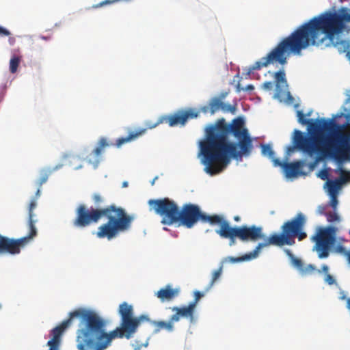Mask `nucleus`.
I'll use <instances>...</instances> for the list:
<instances>
[{
  "label": "nucleus",
  "mask_w": 350,
  "mask_h": 350,
  "mask_svg": "<svg viewBox=\"0 0 350 350\" xmlns=\"http://www.w3.org/2000/svg\"><path fill=\"white\" fill-rule=\"evenodd\" d=\"M118 313L121 317L120 326L107 332V321L96 311L79 308L69 313V318L63 321L51 330L52 339L47 345L49 350H58L61 337L75 319L79 320L76 331V346L78 350H105L113 339L131 338L142 322L148 321L146 315L133 316V308L127 302L119 306Z\"/></svg>",
  "instance_id": "1"
},
{
  "label": "nucleus",
  "mask_w": 350,
  "mask_h": 350,
  "mask_svg": "<svg viewBox=\"0 0 350 350\" xmlns=\"http://www.w3.org/2000/svg\"><path fill=\"white\" fill-rule=\"evenodd\" d=\"M244 120L239 117L230 124L224 118L207 126L205 138L200 142V152L204 170L211 176L223 172L231 159L241 160L250 155L252 139L244 127Z\"/></svg>",
  "instance_id": "2"
},
{
  "label": "nucleus",
  "mask_w": 350,
  "mask_h": 350,
  "mask_svg": "<svg viewBox=\"0 0 350 350\" xmlns=\"http://www.w3.org/2000/svg\"><path fill=\"white\" fill-rule=\"evenodd\" d=\"M298 121L304 125H308L310 132L314 133L325 159H334L338 164L350 161V133L345 131L349 127L348 122L340 124L334 118H305L301 111L297 112Z\"/></svg>",
  "instance_id": "3"
},
{
  "label": "nucleus",
  "mask_w": 350,
  "mask_h": 350,
  "mask_svg": "<svg viewBox=\"0 0 350 350\" xmlns=\"http://www.w3.org/2000/svg\"><path fill=\"white\" fill-rule=\"evenodd\" d=\"M75 213L72 224L78 228H87L98 223L102 218H106L107 221L98 228L96 234L99 239L106 238L108 240L117 237L120 232L129 230L134 220L133 215L127 214L124 208L115 204L103 208H88L81 204L77 207Z\"/></svg>",
  "instance_id": "4"
},
{
  "label": "nucleus",
  "mask_w": 350,
  "mask_h": 350,
  "mask_svg": "<svg viewBox=\"0 0 350 350\" xmlns=\"http://www.w3.org/2000/svg\"><path fill=\"white\" fill-rule=\"evenodd\" d=\"M199 221L202 223H208L212 226L219 225L220 228L215 232L221 237L228 239L230 245L236 243L237 238L243 242H255L263 237L262 227L255 225L232 227L229 222L221 216L208 215L202 212L199 206L196 204H185L179 210L177 218V223L179 224V226L191 228Z\"/></svg>",
  "instance_id": "5"
},
{
  "label": "nucleus",
  "mask_w": 350,
  "mask_h": 350,
  "mask_svg": "<svg viewBox=\"0 0 350 350\" xmlns=\"http://www.w3.org/2000/svg\"><path fill=\"white\" fill-rule=\"evenodd\" d=\"M324 46L315 17L299 27L288 37L260 60L256 62L248 69V74L266 67L271 63L278 62L284 65L290 54L300 55L303 49L309 46Z\"/></svg>",
  "instance_id": "6"
},
{
  "label": "nucleus",
  "mask_w": 350,
  "mask_h": 350,
  "mask_svg": "<svg viewBox=\"0 0 350 350\" xmlns=\"http://www.w3.org/2000/svg\"><path fill=\"white\" fill-rule=\"evenodd\" d=\"M306 224V218L301 213H297L295 217L286 221L281 227L280 234L274 233L268 238L265 239L262 234L264 241L259 243L256 248L251 252L245 254L240 257L229 256L226 258V261L231 263L249 261L258 257L261 249L269 245L283 246L285 245H292L295 244V239L297 237L299 241H302L307 237V234L304 231Z\"/></svg>",
  "instance_id": "7"
},
{
  "label": "nucleus",
  "mask_w": 350,
  "mask_h": 350,
  "mask_svg": "<svg viewBox=\"0 0 350 350\" xmlns=\"http://www.w3.org/2000/svg\"><path fill=\"white\" fill-rule=\"evenodd\" d=\"M324 46L331 45L335 36L341 33L350 22V9L342 7L338 12L327 11L315 16Z\"/></svg>",
  "instance_id": "8"
},
{
  "label": "nucleus",
  "mask_w": 350,
  "mask_h": 350,
  "mask_svg": "<svg viewBox=\"0 0 350 350\" xmlns=\"http://www.w3.org/2000/svg\"><path fill=\"white\" fill-rule=\"evenodd\" d=\"M310 136L305 135L301 131L295 130L294 131L293 146H289L286 148L287 154H290L295 149H298L310 157L316 155L311 167L313 168L318 163L325 160L321 147L318 143V139L314 133L310 132Z\"/></svg>",
  "instance_id": "9"
},
{
  "label": "nucleus",
  "mask_w": 350,
  "mask_h": 350,
  "mask_svg": "<svg viewBox=\"0 0 350 350\" xmlns=\"http://www.w3.org/2000/svg\"><path fill=\"white\" fill-rule=\"evenodd\" d=\"M148 204L152 207L157 215L162 217L163 224L170 226L177 223L179 208L173 200L167 198L150 200Z\"/></svg>",
  "instance_id": "10"
},
{
  "label": "nucleus",
  "mask_w": 350,
  "mask_h": 350,
  "mask_svg": "<svg viewBox=\"0 0 350 350\" xmlns=\"http://www.w3.org/2000/svg\"><path fill=\"white\" fill-rule=\"evenodd\" d=\"M312 240L315 243L314 250L318 253V257L319 258L328 257L330 248L335 241L331 228H319L316 234L312 237Z\"/></svg>",
  "instance_id": "11"
},
{
  "label": "nucleus",
  "mask_w": 350,
  "mask_h": 350,
  "mask_svg": "<svg viewBox=\"0 0 350 350\" xmlns=\"http://www.w3.org/2000/svg\"><path fill=\"white\" fill-rule=\"evenodd\" d=\"M32 238L29 237V234L27 237L18 239H12L0 235V253L18 254L21 247H23Z\"/></svg>",
  "instance_id": "12"
},
{
  "label": "nucleus",
  "mask_w": 350,
  "mask_h": 350,
  "mask_svg": "<svg viewBox=\"0 0 350 350\" xmlns=\"http://www.w3.org/2000/svg\"><path fill=\"white\" fill-rule=\"evenodd\" d=\"M165 120H166V116H161L156 122H153L152 121H146L145 122L146 128L140 129L135 131H130L128 136L124 137L118 138L115 144V146L118 148H120L123 144L126 143L131 142L133 140L137 139L139 136L144 134L148 129H152L157 127L160 124L163 123Z\"/></svg>",
  "instance_id": "13"
},
{
  "label": "nucleus",
  "mask_w": 350,
  "mask_h": 350,
  "mask_svg": "<svg viewBox=\"0 0 350 350\" xmlns=\"http://www.w3.org/2000/svg\"><path fill=\"white\" fill-rule=\"evenodd\" d=\"M221 110L224 112H231L234 113L236 108L230 105L225 104L221 98L214 97L208 103L207 106H204L201 108V111L204 113L209 111L211 114H214L219 110Z\"/></svg>",
  "instance_id": "14"
},
{
  "label": "nucleus",
  "mask_w": 350,
  "mask_h": 350,
  "mask_svg": "<svg viewBox=\"0 0 350 350\" xmlns=\"http://www.w3.org/2000/svg\"><path fill=\"white\" fill-rule=\"evenodd\" d=\"M286 252L291 257L292 264L297 268L301 275L308 276L315 272L321 273V270L317 269L314 265H305L301 259L295 258L290 250H286Z\"/></svg>",
  "instance_id": "15"
},
{
  "label": "nucleus",
  "mask_w": 350,
  "mask_h": 350,
  "mask_svg": "<svg viewBox=\"0 0 350 350\" xmlns=\"http://www.w3.org/2000/svg\"><path fill=\"white\" fill-rule=\"evenodd\" d=\"M170 309L173 312H174V314L171 317L175 323L178 322L181 318L189 319L191 322L193 321L195 308L192 305L189 304L187 306H174L170 308Z\"/></svg>",
  "instance_id": "16"
},
{
  "label": "nucleus",
  "mask_w": 350,
  "mask_h": 350,
  "mask_svg": "<svg viewBox=\"0 0 350 350\" xmlns=\"http://www.w3.org/2000/svg\"><path fill=\"white\" fill-rule=\"evenodd\" d=\"M305 165L304 161L299 160L291 163H284L282 165H278L284 169L285 175L287 178H295L299 175L304 174L302 168Z\"/></svg>",
  "instance_id": "17"
},
{
  "label": "nucleus",
  "mask_w": 350,
  "mask_h": 350,
  "mask_svg": "<svg viewBox=\"0 0 350 350\" xmlns=\"http://www.w3.org/2000/svg\"><path fill=\"white\" fill-rule=\"evenodd\" d=\"M113 145V143L107 142V140L105 137H101L98 143V146L93 150L92 154L94 157V159L88 158V163L93 165L94 167H96L101 161V154L104 152L106 147Z\"/></svg>",
  "instance_id": "18"
},
{
  "label": "nucleus",
  "mask_w": 350,
  "mask_h": 350,
  "mask_svg": "<svg viewBox=\"0 0 350 350\" xmlns=\"http://www.w3.org/2000/svg\"><path fill=\"white\" fill-rule=\"evenodd\" d=\"M179 294V289L172 288V286L168 284L164 288L159 290L155 295L162 301H170L173 300Z\"/></svg>",
  "instance_id": "19"
},
{
  "label": "nucleus",
  "mask_w": 350,
  "mask_h": 350,
  "mask_svg": "<svg viewBox=\"0 0 350 350\" xmlns=\"http://www.w3.org/2000/svg\"><path fill=\"white\" fill-rule=\"evenodd\" d=\"M175 322L172 320V317L170 318L169 321H154L152 324L154 327V332L157 333L161 332L163 329L167 330L169 332H172L174 329V323Z\"/></svg>",
  "instance_id": "20"
},
{
  "label": "nucleus",
  "mask_w": 350,
  "mask_h": 350,
  "mask_svg": "<svg viewBox=\"0 0 350 350\" xmlns=\"http://www.w3.org/2000/svg\"><path fill=\"white\" fill-rule=\"evenodd\" d=\"M36 202L35 199L31 200L30 202L29 206V237H34L37 234V230L35 227V222L36 221L33 220V211L36 207Z\"/></svg>",
  "instance_id": "21"
},
{
  "label": "nucleus",
  "mask_w": 350,
  "mask_h": 350,
  "mask_svg": "<svg viewBox=\"0 0 350 350\" xmlns=\"http://www.w3.org/2000/svg\"><path fill=\"white\" fill-rule=\"evenodd\" d=\"M170 126H174L177 124L184 125L187 122V116H184L183 112L175 113L172 116L166 117V120Z\"/></svg>",
  "instance_id": "22"
},
{
  "label": "nucleus",
  "mask_w": 350,
  "mask_h": 350,
  "mask_svg": "<svg viewBox=\"0 0 350 350\" xmlns=\"http://www.w3.org/2000/svg\"><path fill=\"white\" fill-rule=\"evenodd\" d=\"M262 153L265 156H267L273 163L274 165H282V161L279 159L275 158V153L269 144H262L261 146Z\"/></svg>",
  "instance_id": "23"
},
{
  "label": "nucleus",
  "mask_w": 350,
  "mask_h": 350,
  "mask_svg": "<svg viewBox=\"0 0 350 350\" xmlns=\"http://www.w3.org/2000/svg\"><path fill=\"white\" fill-rule=\"evenodd\" d=\"M346 180H338V178L327 182V189L331 196H336L338 191L340 189L342 185L345 183Z\"/></svg>",
  "instance_id": "24"
},
{
  "label": "nucleus",
  "mask_w": 350,
  "mask_h": 350,
  "mask_svg": "<svg viewBox=\"0 0 350 350\" xmlns=\"http://www.w3.org/2000/svg\"><path fill=\"white\" fill-rule=\"evenodd\" d=\"M321 273H324V282L329 286L336 284L334 277L329 273V268L327 265H323L321 267Z\"/></svg>",
  "instance_id": "25"
},
{
  "label": "nucleus",
  "mask_w": 350,
  "mask_h": 350,
  "mask_svg": "<svg viewBox=\"0 0 350 350\" xmlns=\"http://www.w3.org/2000/svg\"><path fill=\"white\" fill-rule=\"evenodd\" d=\"M275 85L277 89L280 88V87H284L287 85V81L286 79L285 72L284 70H280L275 73Z\"/></svg>",
  "instance_id": "26"
},
{
  "label": "nucleus",
  "mask_w": 350,
  "mask_h": 350,
  "mask_svg": "<svg viewBox=\"0 0 350 350\" xmlns=\"http://www.w3.org/2000/svg\"><path fill=\"white\" fill-rule=\"evenodd\" d=\"M22 60L21 56L13 55L10 61V71L11 73H15L18 68V66Z\"/></svg>",
  "instance_id": "27"
},
{
  "label": "nucleus",
  "mask_w": 350,
  "mask_h": 350,
  "mask_svg": "<svg viewBox=\"0 0 350 350\" xmlns=\"http://www.w3.org/2000/svg\"><path fill=\"white\" fill-rule=\"evenodd\" d=\"M338 49L344 53H346V56L350 60V40H341L338 42Z\"/></svg>",
  "instance_id": "28"
},
{
  "label": "nucleus",
  "mask_w": 350,
  "mask_h": 350,
  "mask_svg": "<svg viewBox=\"0 0 350 350\" xmlns=\"http://www.w3.org/2000/svg\"><path fill=\"white\" fill-rule=\"evenodd\" d=\"M344 162H342L341 164H338L339 167L338 169L335 170V172L336 174H340V178H338V180H346L345 183L350 181V172L344 170L342 167V165Z\"/></svg>",
  "instance_id": "29"
},
{
  "label": "nucleus",
  "mask_w": 350,
  "mask_h": 350,
  "mask_svg": "<svg viewBox=\"0 0 350 350\" xmlns=\"http://www.w3.org/2000/svg\"><path fill=\"white\" fill-rule=\"evenodd\" d=\"M51 173V170H41L40 177L36 183L38 187H41L42 185L47 181L48 178L50 176Z\"/></svg>",
  "instance_id": "30"
},
{
  "label": "nucleus",
  "mask_w": 350,
  "mask_h": 350,
  "mask_svg": "<svg viewBox=\"0 0 350 350\" xmlns=\"http://www.w3.org/2000/svg\"><path fill=\"white\" fill-rule=\"evenodd\" d=\"M223 271V266L221 265L217 270H215L212 274V279L207 288L206 291H208L215 284V282L221 277Z\"/></svg>",
  "instance_id": "31"
},
{
  "label": "nucleus",
  "mask_w": 350,
  "mask_h": 350,
  "mask_svg": "<svg viewBox=\"0 0 350 350\" xmlns=\"http://www.w3.org/2000/svg\"><path fill=\"white\" fill-rule=\"evenodd\" d=\"M204 294L203 293H201L200 291H196L194 293V296H195L194 300L193 301H191V303H189V304L192 305V306L196 309V307L199 300L200 299V298L204 297Z\"/></svg>",
  "instance_id": "32"
},
{
  "label": "nucleus",
  "mask_w": 350,
  "mask_h": 350,
  "mask_svg": "<svg viewBox=\"0 0 350 350\" xmlns=\"http://www.w3.org/2000/svg\"><path fill=\"white\" fill-rule=\"evenodd\" d=\"M329 222H334L340 220L339 216L336 213H327L325 214Z\"/></svg>",
  "instance_id": "33"
},
{
  "label": "nucleus",
  "mask_w": 350,
  "mask_h": 350,
  "mask_svg": "<svg viewBox=\"0 0 350 350\" xmlns=\"http://www.w3.org/2000/svg\"><path fill=\"white\" fill-rule=\"evenodd\" d=\"M184 116H187V120L189 118H194L198 116V112H196L192 109H189L185 111H183Z\"/></svg>",
  "instance_id": "34"
},
{
  "label": "nucleus",
  "mask_w": 350,
  "mask_h": 350,
  "mask_svg": "<svg viewBox=\"0 0 350 350\" xmlns=\"http://www.w3.org/2000/svg\"><path fill=\"white\" fill-rule=\"evenodd\" d=\"M92 200L97 206L104 202L103 198L99 193H94L92 196Z\"/></svg>",
  "instance_id": "35"
},
{
  "label": "nucleus",
  "mask_w": 350,
  "mask_h": 350,
  "mask_svg": "<svg viewBox=\"0 0 350 350\" xmlns=\"http://www.w3.org/2000/svg\"><path fill=\"white\" fill-rule=\"evenodd\" d=\"M329 170H330L329 168L321 170L319 172V174H318V176H319L321 179H322V180H328L329 175Z\"/></svg>",
  "instance_id": "36"
},
{
  "label": "nucleus",
  "mask_w": 350,
  "mask_h": 350,
  "mask_svg": "<svg viewBox=\"0 0 350 350\" xmlns=\"http://www.w3.org/2000/svg\"><path fill=\"white\" fill-rule=\"evenodd\" d=\"M254 90V87L252 84L247 85L245 88H241V85L239 83L237 85V92H240L241 90H245V91H252Z\"/></svg>",
  "instance_id": "37"
},
{
  "label": "nucleus",
  "mask_w": 350,
  "mask_h": 350,
  "mask_svg": "<svg viewBox=\"0 0 350 350\" xmlns=\"http://www.w3.org/2000/svg\"><path fill=\"white\" fill-rule=\"evenodd\" d=\"M338 204V200L336 196H332V199L330 201V205L334 208L336 209Z\"/></svg>",
  "instance_id": "38"
},
{
  "label": "nucleus",
  "mask_w": 350,
  "mask_h": 350,
  "mask_svg": "<svg viewBox=\"0 0 350 350\" xmlns=\"http://www.w3.org/2000/svg\"><path fill=\"white\" fill-rule=\"evenodd\" d=\"M10 35V32L5 28L0 26V36H8Z\"/></svg>",
  "instance_id": "39"
},
{
  "label": "nucleus",
  "mask_w": 350,
  "mask_h": 350,
  "mask_svg": "<svg viewBox=\"0 0 350 350\" xmlns=\"http://www.w3.org/2000/svg\"><path fill=\"white\" fill-rule=\"evenodd\" d=\"M263 88L265 90H271L273 88V83L271 81H267L263 83Z\"/></svg>",
  "instance_id": "40"
},
{
  "label": "nucleus",
  "mask_w": 350,
  "mask_h": 350,
  "mask_svg": "<svg viewBox=\"0 0 350 350\" xmlns=\"http://www.w3.org/2000/svg\"><path fill=\"white\" fill-rule=\"evenodd\" d=\"M325 206H319L318 208V211L319 214L321 215H325L327 213L325 212Z\"/></svg>",
  "instance_id": "41"
},
{
  "label": "nucleus",
  "mask_w": 350,
  "mask_h": 350,
  "mask_svg": "<svg viewBox=\"0 0 350 350\" xmlns=\"http://www.w3.org/2000/svg\"><path fill=\"white\" fill-rule=\"evenodd\" d=\"M347 308L350 310V298H348L347 300Z\"/></svg>",
  "instance_id": "42"
},
{
  "label": "nucleus",
  "mask_w": 350,
  "mask_h": 350,
  "mask_svg": "<svg viewBox=\"0 0 350 350\" xmlns=\"http://www.w3.org/2000/svg\"><path fill=\"white\" fill-rule=\"evenodd\" d=\"M40 187H38V188L37 189V191L36 193V197H39L40 196Z\"/></svg>",
  "instance_id": "43"
},
{
  "label": "nucleus",
  "mask_w": 350,
  "mask_h": 350,
  "mask_svg": "<svg viewBox=\"0 0 350 350\" xmlns=\"http://www.w3.org/2000/svg\"><path fill=\"white\" fill-rule=\"evenodd\" d=\"M122 187H128V182L127 181H124L122 183Z\"/></svg>",
  "instance_id": "44"
},
{
  "label": "nucleus",
  "mask_w": 350,
  "mask_h": 350,
  "mask_svg": "<svg viewBox=\"0 0 350 350\" xmlns=\"http://www.w3.org/2000/svg\"><path fill=\"white\" fill-rule=\"evenodd\" d=\"M234 219L235 221H239V219H240V217H239V216H236V217H234Z\"/></svg>",
  "instance_id": "45"
},
{
  "label": "nucleus",
  "mask_w": 350,
  "mask_h": 350,
  "mask_svg": "<svg viewBox=\"0 0 350 350\" xmlns=\"http://www.w3.org/2000/svg\"><path fill=\"white\" fill-rule=\"evenodd\" d=\"M72 159H73V160H79V157H78L73 156V157H72Z\"/></svg>",
  "instance_id": "46"
},
{
  "label": "nucleus",
  "mask_w": 350,
  "mask_h": 350,
  "mask_svg": "<svg viewBox=\"0 0 350 350\" xmlns=\"http://www.w3.org/2000/svg\"><path fill=\"white\" fill-rule=\"evenodd\" d=\"M348 260L350 262V252L347 254Z\"/></svg>",
  "instance_id": "47"
},
{
  "label": "nucleus",
  "mask_w": 350,
  "mask_h": 350,
  "mask_svg": "<svg viewBox=\"0 0 350 350\" xmlns=\"http://www.w3.org/2000/svg\"><path fill=\"white\" fill-rule=\"evenodd\" d=\"M40 38H42V40H46L48 38L45 36H41Z\"/></svg>",
  "instance_id": "48"
},
{
  "label": "nucleus",
  "mask_w": 350,
  "mask_h": 350,
  "mask_svg": "<svg viewBox=\"0 0 350 350\" xmlns=\"http://www.w3.org/2000/svg\"><path fill=\"white\" fill-rule=\"evenodd\" d=\"M81 167V165H79V166L75 167L74 169L75 170H78V169H79Z\"/></svg>",
  "instance_id": "49"
},
{
  "label": "nucleus",
  "mask_w": 350,
  "mask_h": 350,
  "mask_svg": "<svg viewBox=\"0 0 350 350\" xmlns=\"http://www.w3.org/2000/svg\"><path fill=\"white\" fill-rule=\"evenodd\" d=\"M142 345H139L137 347L135 348V350H140V347Z\"/></svg>",
  "instance_id": "50"
},
{
  "label": "nucleus",
  "mask_w": 350,
  "mask_h": 350,
  "mask_svg": "<svg viewBox=\"0 0 350 350\" xmlns=\"http://www.w3.org/2000/svg\"><path fill=\"white\" fill-rule=\"evenodd\" d=\"M345 298H346L345 295H343L342 297H341L342 299H345Z\"/></svg>",
  "instance_id": "51"
},
{
  "label": "nucleus",
  "mask_w": 350,
  "mask_h": 350,
  "mask_svg": "<svg viewBox=\"0 0 350 350\" xmlns=\"http://www.w3.org/2000/svg\"><path fill=\"white\" fill-rule=\"evenodd\" d=\"M144 347H147L148 346V342H146L144 345H143Z\"/></svg>",
  "instance_id": "52"
},
{
  "label": "nucleus",
  "mask_w": 350,
  "mask_h": 350,
  "mask_svg": "<svg viewBox=\"0 0 350 350\" xmlns=\"http://www.w3.org/2000/svg\"><path fill=\"white\" fill-rule=\"evenodd\" d=\"M341 116H342V113H340V115L337 116V117H340ZM335 118H336V116Z\"/></svg>",
  "instance_id": "53"
},
{
  "label": "nucleus",
  "mask_w": 350,
  "mask_h": 350,
  "mask_svg": "<svg viewBox=\"0 0 350 350\" xmlns=\"http://www.w3.org/2000/svg\"><path fill=\"white\" fill-rule=\"evenodd\" d=\"M155 179H154L152 182V185H154Z\"/></svg>",
  "instance_id": "54"
},
{
  "label": "nucleus",
  "mask_w": 350,
  "mask_h": 350,
  "mask_svg": "<svg viewBox=\"0 0 350 350\" xmlns=\"http://www.w3.org/2000/svg\"><path fill=\"white\" fill-rule=\"evenodd\" d=\"M1 308V304H0V309Z\"/></svg>",
  "instance_id": "55"
}]
</instances>
